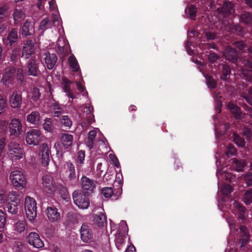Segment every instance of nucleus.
I'll list each match as a JSON object with an SVG mask.
<instances>
[{"mask_svg":"<svg viewBox=\"0 0 252 252\" xmlns=\"http://www.w3.org/2000/svg\"><path fill=\"white\" fill-rule=\"evenodd\" d=\"M21 201V194L19 192L14 190L8 192L6 202L7 212L12 215L17 214Z\"/></svg>","mask_w":252,"mask_h":252,"instance_id":"1","label":"nucleus"},{"mask_svg":"<svg viewBox=\"0 0 252 252\" xmlns=\"http://www.w3.org/2000/svg\"><path fill=\"white\" fill-rule=\"evenodd\" d=\"M245 98L251 105H252V90H251L249 92V94L248 96H245Z\"/></svg>","mask_w":252,"mask_h":252,"instance_id":"64","label":"nucleus"},{"mask_svg":"<svg viewBox=\"0 0 252 252\" xmlns=\"http://www.w3.org/2000/svg\"><path fill=\"white\" fill-rule=\"evenodd\" d=\"M58 49L60 53H66L69 51V44L67 41L63 37H59L58 41Z\"/></svg>","mask_w":252,"mask_h":252,"instance_id":"24","label":"nucleus"},{"mask_svg":"<svg viewBox=\"0 0 252 252\" xmlns=\"http://www.w3.org/2000/svg\"><path fill=\"white\" fill-rule=\"evenodd\" d=\"M11 228L14 235H20L26 231L27 222L23 220H15L11 223Z\"/></svg>","mask_w":252,"mask_h":252,"instance_id":"10","label":"nucleus"},{"mask_svg":"<svg viewBox=\"0 0 252 252\" xmlns=\"http://www.w3.org/2000/svg\"><path fill=\"white\" fill-rule=\"evenodd\" d=\"M245 68H246L245 69H243L242 70V74L244 76H247V70H249V71H252V63L249 62V61H247V63H245Z\"/></svg>","mask_w":252,"mask_h":252,"instance_id":"58","label":"nucleus"},{"mask_svg":"<svg viewBox=\"0 0 252 252\" xmlns=\"http://www.w3.org/2000/svg\"><path fill=\"white\" fill-rule=\"evenodd\" d=\"M207 83L210 88H214L216 86V82L214 79L211 77L206 78Z\"/></svg>","mask_w":252,"mask_h":252,"instance_id":"56","label":"nucleus"},{"mask_svg":"<svg viewBox=\"0 0 252 252\" xmlns=\"http://www.w3.org/2000/svg\"><path fill=\"white\" fill-rule=\"evenodd\" d=\"M34 32L33 24L32 22H26L21 29V33L25 37L32 35Z\"/></svg>","mask_w":252,"mask_h":252,"instance_id":"22","label":"nucleus"},{"mask_svg":"<svg viewBox=\"0 0 252 252\" xmlns=\"http://www.w3.org/2000/svg\"><path fill=\"white\" fill-rule=\"evenodd\" d=\"M82 240L86 243L91 242L93 237V234L90 226L87 224H83L80 230Z\"/></svg>","mask_w":252,"mask_h":252,"instance_id":"13","label":"nucleus"},{"mask_svg":"<svg viewBox=\"0 0 252 252\" xmlns=\"http://www.w3.org/2000/svg\"><path fill=\"white\" fill-rule=\"evenodd\" d=\"M109 158L115 166L117 167L120 166V163L117 157L112 153L109 155Z\"/></svg>","mask_w":252,"mask_h":252,"instance_id":"54","label":"nucleus"},{"mask_svg":"<svg viewBox=\"0 0 252 252\" xmlns=\"http://www.w3.org/2000/svg\"><path fill=\"white\" fill-rule=\"evenodd\" d=\"M73 136L68 133H64L62 137V143L65 148L71 146L73 142Z\"/></svg>","mask_w":252,"mask_h":252,"instance_id":"30","label":"nucleus"},{"mask_svg":"<svg viewBox=\"0 0 252 252\" xmlns=\"http://www.w3.org/2000/svg\"><path fill=\"white\" fill-rule=\"evenodd\" d=\"M39 156L41 157L42 164L44 166L48 165L50 160V151L47 144L43 143L41 145L39 149Z\"/></svg>","mask_w":252,"mask_h":252,"instance_id":"12","label":"nucleus"},{"mask_svg":"<svg viewBox=\"0 0 252 252\" xmlns=\"http://www.w3.org/2000/svg\"><path fill=\"white\" fill-rule=\"evenodd\" d=\"M67 169L66 172L67 180L71 182H74L78 180V176H76L75 167L71 163H67Z\"/></svg>","mask_w":252,"mask_h":252,"instance_id":"20","label":"nucleus"},{"mask_svg":"<svg viewBox=\"0 0 252 252\" xmlns=\"http://www.w3.org/2000/svg\"><path fill=\"white\" fill-rule=\"evenodd\" d=\"M34 53V47L32 42V41H27L23 47L22 57L28 59Z\"/></svg>","mask_w":252,"mask_h":252,"instance_id":"15","label":"nucleus"},{"mask_svg":"<svg viewBox=\"0 0 252 252\" xmlns=\"http://www.w3.org/2000/svg\"><path fill=\"white\" fill-rule=\"evenodd\" d=\"M245 179L246 181V183L248 185L251 186L252 185V174H248L245 176Z\"/></svg>","mask_w":252,"mask_h":252,"instance_id":"62","label":"nucleus"},{"mask_svg":"<svg viewBox=\"0 0 252 252\" xmlns=\"http://www.w3.org/2000/svg\"><path fill=\"white\" fill-rule=\"evenodd\" d=\"M27 68L28 75L33 76H36L38 75L39 71L34 60H31L29 61Z\"/></svg>","mask_w":252,"mask_h":252,"instance_id":"25","label":"nucleus"},{"mask_svg":"<svg viewBox=\"0 0 252 252\" xmlns=\"http://www.w3.org/2000/svg\"><path fill=\"white\" fill-rule=\"evenodd\" d=\"M94 222L98 226L103 225L104 223L106 222L105 216L103 213L95 215L94 217Z\"/></svg>","mask_w":252,"mask_h":252,"instance_id":"36","label":"nucleus"},{"mask_svg":"<svg viewBox=\"0 0 252 252\" xmlns=\"http://www.w3.org/2000/svg\"><path fill=\"white\" fill-rule=\"evenodd\" d=\"M244 201L246 205L252 203V189L247 191L244 197Z\"/></svg>","mask_w":252,"mask_h":252,"instance_id":"44","label":"nucleus"},{"mask_svg":"<svg viewBox=\"0 0 252 252\" xmlns=\"http://www.w3.org/2000/svg\"><path fill=\"white\" fill-rule=\"evenodd\" d=\"M45 214L48 220L51 222H58L61 220V214L56 207H47L45 211Z\"/></svg>","mask_w":252,"mask_h":252,"instance_id":"11","label":"nucleus"},{"mask_svg":"<svg viewBox=\"0 0 252 252\" xmlns=\"http://www.w3.org/2000/svg\"><path fill=\"white\" fill-rule=\"evenodd\" d=\"M93 107L91 106H86L84 109V113H86L87 124L90 125L94 122V115L93 114Z\"/></svg>","mask_w":252,"mask_h":252,"instance_id":"29","label":"nucleus"},{"mask_svg":"<svg viewBox=\"0 0 252 252\" xmlns=\"http://www.w3.org/2000/svg\"><path fill=\"white\" fill-rule=\"evenodd\" d=\"M101 193L105 198H110L113 193L112 188H103L101 189Z\"/></svg>","mask_w":252,"mask_h":252,"instance_id":"46","label":"nucleus"},{"mask_svg":"<svg viewBox=\"0 0 252 252\" xmlns=\"http://www.w3.org/2000/svg\"><path fill=\"white\" fill-rule=\"evenodd\" d=\"M43 184L44 187L46 188L47 191L49 193L55 192L57 189L53 178L50 175H45L43 177Z\"/></svg>","mask_w":252,"mask_h":252,"instance_id":"14","label":"nucleus"},{"mask_svg":"<svg viewBox=\"0 0 252 252\" xmlns=\"http://www.w3.org/2000/svg\"><path fill=\"white\" fill-rule=\"evenodd\" d=\"M15 72V69L14 68L9 67L6 69L1 79L4 85L8 86L12 83Z\"/></svg>","mask_w":252,"mask_h":252,"instance_id":"16","label":"nucleus"},{"mask_svg":"<svg viewBox=\"0 0 252 252\" xmlns=\"http://www.w3.org/2000/svg\"><path fill=\"white\" fill-rule=\"evenodd\" d=\"M68 64L70 68L73 71H78L79 69V65L78 64L77 60L76 58L73 56H70L68 59Z\"/></svg>","mask_w":252,"mask_h":252,"instance_id":"33","label":"nucleus"},{"mask_svg":"<svg viewBox=\"0 0 252 252\" xmlns=\"http://www.w3.org/2000/svg\"><path fill=\"white\" fill-rule=\"evenodd\" d=\"M81 180L82 187L84 190L92 192L95 188V183L90 178L83 176Z\"/></svg>","mask_w":252,"mask_h":252,"instance_id":"19","label":"nucleus"},{"mask_svg":"<svg viewBox=\"0 0 252 252\" xmlns=\"http://www.w3.org/2000/svg\"><path fill=\"white\" fill-rule=\"evenodd\" d=\"M196 9L193 5L189 6L186 10V13L190 19H193L196 16Z\"/></svg>","mask_w":252,"mask_h":252,"instance_id":"43","label":"nucleus"},{"mask_svg":"<svg viewBox=\"0 0 252 252\" xmlns=\"http://www.w3.org/2000/svg\"><path fill=\"white\" fill-rule=\"evenodd\" d=\"M235 153H236V150L233 146H232L231 145L228 146L226 151L225 152L226 155L227 156H230L233 155L235 154Z\"/></svg>","mask_w":252,"mask_h":252,"instance_id":"57","label":"nucleus"},{"mask_svg":"<svg viewBox=\"0 0 252 252\" xmlns=\"http://www.w3.org/2000/svg\"><path fill=\"white\" fill-rule=\"evenodd\" d=\"M8 7L4 5L0 7V22H1L3 17H6L8 15Z\"/></svg>","mask_w":252,"mask_h":252,"instance_id":"50","label":"nucleus"},{"mask_svg":"<svg viewBox=\"0 0 252 252\" xmlns=\"http://www.w3.org/2000/svg\"><path fill=\"white\" fill-rule=\"evenodd\" d=\"M221 191L223 194L228 195L233 191L232 188L229 185L224 184L221 187Z\"/></svg>","mask_w":252,"mask_h":252,"instance_id":"45","label":"nucleus"},{"mask_svg":"<svg viewBox=\"0 0 252 252\" xmlns=\"http://www.w3.org/2000/svg\"><path fill=\"white\" fill-rule=\"evenodd\" d=\"M52 21H49L48 18L42 20L39 24V30L41 31L42 32L48 28H56L59 29L61 25L60 21V16L57 14H55L52 16Z\"/></svg>","mask_w":252,"mask_h":252,"instance_id":"6","label":"nucleus"},{"mask_svg":"<svg viewBox=\"0 0 252 252\" xmlns=\"http://www.w3.org/2000/svg\"><path fill=\"white\" fill-rule=\"evenodd\" d=\"M240 230L241 232L243 233V238H242V245L244 246L247 243V242L249 239V237H248V235L247 234V229L245 226H241L240 228Z\"/></svg>","mask_w":252,"mask_h":252,"instance_id":"47","label":"nucleus"},{"mask_svg":"<svg viewBox=\"0 0 252 252\" xmlns=\"http://www.w3.org/2000/svg\"><path fill=\"white\" fill-rule=\"evenodd\" d=\"M85 157V152L84 151H81L78 152V156H77V163L81 164L83 163V161L84 160Z\"/></svg>","mask_w":252,"mask_h":252,"instance_id":"55","label":"nucleus"},{"mask_svg":"<svg viewBox=\"0 0 252 252\" xmlns=\"http://www.w3.org/2000/svg\"><path fill=\"white\" fill-rule=\"evenodd\" d=\"M233 140L235 144L239 147H243L245 145V142L244 139L238 136L236 134H233Z\"/></svg>","mask_w":252,"mask_h":252,"instance_id":"48","label":"nucleus"},{"mask_svg":"<svg viewBox=\"0 0 252 252\" xmlns=\"http://www.w3.org/2000/svg\"><path fill=\"white\" fill-rule=\"evenodd\" d=\"M25 139L28 145L37 146L42 141L41 131L38 129H31L26 132Z\"/></svg>","mask_w":252,"mask_h":252,"instance_id":"4","label":"nucleus"},{"mask_svg":"<svg viewBox=\"0 0 252 252\" xmlns=\"http://www.w3.org/2000/svg\"><path fill=\"white\" fill-rule=\"evenodd\" d=\"M23 69H18L17 71V79L20 81L21 82L23 80L24 75L23 74Z\"/></svg>","mask_w":252,"mask_h":252,"instance_id":"63","label":"nucleus"},{"mask_svg":"<svg viewBox=\"0 0 252 252\" xmlns=\"http://www.w3.org/2000/svg\"><path fill=\"white\" fill-rule=\"evenodd\" d=\"M97 131H99L100 132L98 128H96L95 129L90 131L88 134V139L94 140Z\"/></svg>","mask_w":252,"mask_h":252,"instance_id":"59","label":"nucleus"},{"mask_svg":"<svg viewBox=\"0 0 252 252\" xmlns=\"http://www.w3.org/2000/svg\"><path fill=\"white\" fill-rule=\"evenodd\" d=\"M217 175L218 176H220L222 178L228 180L230 182H232L235 180L234 176L232 175L230 173L226 172L224 169H222V170H218Z\"/></svg>","mask_w":252,"mask_h":252,"instance_id":"35","label":"nucleus"},{"mask_svg":"<svg viewBox=\"0 0 252 252\" xmlns=\"http://www.w3.org/2000/svg\"><path fill=\"white\" fill-rule=\"evenodd\" d=\"M232 162L234 163L236 170L237 171H240L245 166V163L244 161H238L235 158L232 159Z\"/></svg>","mask_w":252,"mask_h":252,"instance_id":"49","label":"nucleus"},{"mask_svg":"<svg viewBox=\"0 0 252 252\" xmlns=\"http://www.w3.org/2000/svg\"><path fill=\"white\" fill-rule=\"evenodd\" d=\"M44 61L47 68L49 69H53L57 61L56 55L47 52L44 54Z\"/></svg>","mask_w":252,"mask_h":252,"instance_id":"17","label":"nucleus"},{"mask_svg":"<svg viewBox=\"0 0 252 252\" xmlns=\"http://www.w3.org/2000/svg\"><path fill=\"white\" fill-rule=\"evenodd\" d=\"M6 99L2 95H0V114L4 111L6 107Z\"/></svg>","mask_w":252,"mask_h":252,"instance_id":"51","label":"nucleus"},{"mask_svg":"<svg viewBox=\"0 0 252 252\" xmlns=\"http://www.w3.org/2000/svg\"><path fill=\"white\" fill-rule=\"evenodd\" d=\"M9 128L10 135L15 137L20 136L23 132L22 124L18 119L14 118L11 120Z\"/></svg>","mask_w":252,"mask_h":252,"instance_id":"8","label":"nucleus"},{"mask_svg":"<svg viewBox=\"0 0 252 252\" xmlns=\"http://www.w3.org/2000/svg\"><path fill=\"white\" fill-rule=\"evenodd\" d=\"M233 205H234V206L235 207V208H236L238 210V211L239 213V218L242 220H244L245 212H244V209L243 207H242L240 203H239L238 202H236V201H234Z\"/></svg>","mask_w":252,"mask_h":252,"instance_id":"41","label":"nucleus"},{"mask_svg":"<svg viewBox=\"0 0 252 252\" xmlns=\"http://www.w3.org/2000/svg\"><path fill=\"white\" fill-rule=\"evenodd\" d=\"M25 210L26 217L32 223H33L37 217V204L35 200L29 196L25 199Z\"/></svg>","mask_w":252,"mask_h":252,"instance_id":"2","label":"nucleus"},{"mask_svg":"<svg viewBox=\"0 0 252 252\" xmlns=\"http://www.w3.org/2000/svg\"><path fill=\"white\" fill-rule=\"evenodd\" d=\"M40 95L39 89L35 88L32 89L28 94L29 98L32 99L33 101L37 100Z\"/></svg>","mask_w":252,"mask_h":252,"instance_id":"39","label":"nucleus"},{"mask_svg":"<svg viewBox=\"0 0 252 252\" xmlns=\"http://www.w3.org/2000/svg\"><path fill=\"white\" fill-rule=\"evenodd\" d=\"M20 54V50L19 49H15L13 51V52L11 56V59L12 61H16L18 57Z\"/></svg>","mask_w":252,"mask_h":252,"instance_id":"61","label":"nucleus"},{"mask_svg":"<svg viewBox=\"0 0 252 252\" xmlns=\"http://www.w3.org/2000/svg\"><path fill=\"white\" fill-rule=\"evenodd\" d=\"M121 225L125 227V232L121 233L118 232L115 236V243L118 248L120 247L124 242L125 238V233L127 230L126 225L124 221L121 222Z\"/></svg>","mask_w":252,"mask_h":252,"instance_id":"23","label":"nucleus"},{"mask_svg":"<svg viewBox=\"0 0 252 252\" xmlns=\"http://www.w3.org/2000/svg\"><path fill=\"white\" fill-rule=\"evenodd\" d=\"M12 185L18 189H24L27 187V181L25 175L20 171H12L9 175Z\"/></svg>","mask_w":252,"mask_h":252,"instance_id":"3","label":"nucleus"},{"mask_svg":"<svg viewBox=\"0 0 252 252\" xmlns=\"http://www.w3.org/2000/svg\"><path fill=\"white\" fill-rule=\"evenodd\" d=\"M240 20L245 24H252V15L248 12L244 13L241 16Z\"/></svg>","mask_w":252,"mask_h":252,"instance_id":"40","label":"nucleus"},{"mask_svg":"<svg viewBox=\"0 0 252 252\" xmlns=\"http://www.w3.org/2000/svg\"><path fill=\"white\" fill-rule=\"evenodd\" d=\"M215 8L225 14H231L233 12L232 4L230 2L227 1L223 3V6L220 7L215 5Z\"/></svg>","mask_w":252,"mask_h":252,"instance_id":"26","label":"nucleus"},{"mask_svg":"<svg viewBox=\"0 0 252 252\" xmlns=\"http://www.w3.org/2000/svg\"><path fill=\"white\" fill-rule=\"evenodd\" d=\"M26 240L29 245L36 249L42 248L44 246L43 241L36 232H30L27 236Z\"/></svg>","mask_w":252,"mask_h":252,"instance_id":"9","label":"nucleus"},{"mask_svg":"<svg viewBox=\"0 0 252 252\" xmlns=\"http://www.w3.org/2000/svg\"><path fill=\"white\" fill-rule=\"evenodd\" d=\"M53 113L55 117H59L63 112L62 108L57 103H55L52 105Z\"/></svg>","mask_w":252,"mask_h":252,"instance_id":"42","label":"nucleus"},{"mask_svg":"<svg viewBox=\"0 0 252 252\" xmlns=\"http://www.w3.org/2000/svg\"><path fill=\"white\" fill-rule=\"evenodd\" d=\"M7 199V194H5L3 190L0 191V204L6 203Z\"/></svg>","mask_w":252,"mask_h":252,"instance_id":"60","label":"nucleus"},{"mask_svg":"<svg viewBox=\"0 0 252 252\" xmlns=\"http://www.w3.org/2000/svg\"><path fill=\"white\" fill-rule=\"evenodd\" d=\"M224 56L229 61H234L236 60L237 54L235 51L231 48H226L223 52Z\"/></svg>","mask_w":252,"mask_h":252,"instance_id":"32","label":"nucleus"},{"mask_svg":"<svg viewBox=\"0 0 252 252\" xmlns=\"http://www.w3.org/2000/svg\"><path fill=\"white\" fill-rule=\"evenodd\" d=\"M62 124L65 126L70 127L72 126V121L68 116H64L62 120Z\"/></svg>","mask_w":252,"mask_h":252,"instance_id":"52","label":"nucleus"},{"mask_svg":"<svg viewBox=\"0 0 252 252\" xmlns=\"http://www.w3.org/2000/svg\"><path fill=\"white\" fill-rule=\"evenodd\" d=\"M63 90L64 92L66 93L67 95L71 97L72 98H75V96H73L71 95V90L70 89V85L72 84V82L67 80V79H63Z\"/></svg>","mask_w":252,"mask_h":252,"instance_id":"31","label":"nucleus"},{"mask_svg":"<svg viewBox=\"0 0 252 252\" xmlns=\"http://www.w3.org/2000/svg\"><path fill=\"white\" fill-rule=\"evenodd\" d=\"M43 128L47 132H53L54 128L53 120L48 118L45 119L43 124Z\"/></svg>","mask_w":252,"mask_h":252,"instance_id":"34","label":"nucleus"},{"mask_svg":"<svg viewBox=\"0 0 252 252\" xmlns=\"http://www.w3.org/2000/svg\"><path fill=\"white\" fill-rule=\"evenodd\" d=\"M13 16L16 23L20 22L25 18V14L21 9H15Z\"/></svg>","mask_w":252,"mask_h":252,"instance_id":"37","label":"nucleus"},{"mask_svg":"<svg viewBox=\"0 0 252 252\" xmlns=\"http://www.w3.org/2000/svg\"><path fill=\"white\" fill-rule=\"evenodd\" d=\"M223 74L222 75L221 78L222 80H226L227 76L230 74V71L229 67L227 65L223 66Z\"/></svg>","mask_w":252,"mask_h":252,"instance_id":"53","label":"nucleus"},{"mask_svg":"<svg viewBox=\"0 0 252 252\" xmlns=\"http://www.w3.org/2000/svg\"><path fill=\"white\" fill-rule=\"evenodd\" d=\"M11 106L13 108H19L21 107L22 98L21 94L14 92L9 98Z\"/></svg>","mask_w":252,"mask_h":252,"instance_id":"18","label":"nucleus"},{"mask_svg":"<svg viewBox=\"0 0 252 252\" xmlns=\"http://www.w3.org/2000/svg\"><path fill=\"white\" fill-rule=\"evenodd\" d=\"M228 107L230 111L234 114L236 119H239L243 117V114L240 111V108L234 103H230L228 105Z\"/></svg>","mask_w":252,"mask_h":252,"instance_id":"27","label":"nucleus"},{"mask_svg":"<svg viewBox=\"0 0 252 252\" xmlns=\"http://www.w3.org/2000/svg\"><path fill=\"white\" fill-rule=\"evenodd\" d=\"M8 148L9 156L12 160H20L23 158V151L19 143L11 142L8 145Z\"/></svg>","mask_w":252,"mask_h":252,"instance_id":"7","label":"nucleus"},{"mask_svg":"<svg viewBox=\"0 0 252 252\" xmlns=\"http://www.w3.org/2000/svg\"><path fill=\"white\" fill-rule=\"evenodd\" d=\"M74 203L80 209H87L90 202L86 194L81 190H76L72 194Z\"/></svg>","mask_w":252,"mask_h":252,"instance_id":"5","label":"nucleus"},{"mask_svg":"<svg viewBox=\"0 0 252 252\" xmlns=\"http://www.w3.org/2000/svg\"><path fill=\"white\" fill-rule=\"evenodd\" d=\"M7 224V214L0 209V229L4 228Z\"/></svg>","mask_w":252,"mask_h":252,"instance_id":"38","label":"nucleus"},{"mask_svg":"<svg viewBox=\"0 0 252 252\" xmlns=\"http://www.w3.org/2000/svg\"><path fill=\"white\" fill-rule=\"evenodd\" d=\"M27 122L34 125H37L40 123V115L38 111L32 112L27 116Z\"/></svg>","mask_w":252,"mask_h":252,"instance_id":"21","label":"nucleus"},{"mask_svg":"<svg viewBox=\"0 0 252 252\" xmlns=\"http://www.w3.org/2000/svg\"><path fill=\"white\" fill-rule=\"evenodd\" d=\"M18 39V35L17 30L15 29H12V30L9 32L7 37V40L8 43L11 46L16 42Z\"/></svg>","mask_w":252,"mask_h":252,"instance_id":"28","label":"nucleus"}]
</instances>
